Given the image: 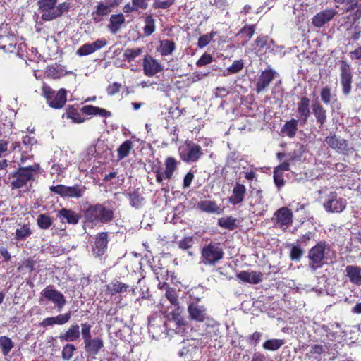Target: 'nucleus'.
I'll list each match as a JSON object with an SVG mask.
<instances>
[{"label": "nucleus", "instance_id": "obj_1", "mask_svg": "<svg viewBox=\"0 0 361 361\" xmlns=\"http://www.w3.org/2000/svg\"><path fill=\"white\" fill-rule=\"evenodd\" d=\"M39 169V164H34L25 167H19L18 170L9 175L10 186L12 189H19L34 179Z\"/></svg>", "mask_w": 361, "mask_h": 361}, {"label": "nucleus", "instance_id": "obj_2", "mask_svg": "<svg viewBox=\"0 0 361 361\" xmlns=\"http://www.w3.org/2000/svg\"><path fill=\"white\" fill-rule=\"evenodd\" d=\"M224 252L219 243L210 242L204 245L200 252V264L214 267L224 258Z\"/></svg>", "mask_w": 361, "mask_h": 361}, {"label": "nucleus", "instance_id": "obj_3", "mask_svg": "<svg viewBox=\"0 0 361 361\" xmlns=\"http://www.w3.org/2000/svg\"><path fill=\"white\" fill-rule=\"evenodd\" d=\"M92 326L85 322L81 324V334L84 343V350L89 356L94 357L104 347V341L99 337L92 338Z\"/></svg>", "mask_w": 361, "mask_h": 361}, {"label": "nucleus", "instance_id": "obj_4", "mask_svg": "<svg viewBox=\"0 0 361 361\" xmlns=\"http://www.w3.org/2000/svg\"><path fill=\"white\" fill-rule=\"evenodd\" d=\"M85 218L87 222L106 224L113 219L114 212L102 204H97L85 210Z\"/></svg>", "mask_w": 361, "mask_h": 361}, {"label": "nucleus", "instance_id": "obj_5", "mask_svg": "<svg viewBox=\"0 0 361 361\" xmlns=\"http://www.w3.org/2000/svg\"><path fill=\"white\" fill-rule=\"evenodd\" d=\"M330 250L329 245L326 242H319L308 252V266L312 272L323 267L326 263V255Z\"/></svg>", "mask_w": 361, "mask_h": 361}, {"label": "nucleus", "instance_id": "obj_6", "mask_svg": "<svg viewBox=\"0 0 361 361\" xmlns=\"http://www.w3.org/2000/svg\"><path fill=\"white\" fill-rule=\"evenodd\" d=\"M42 95L46 98L49 106L53 109H61L66 102V91L63 88L55 92L49 85L44 84Z\"/></svg>", "mask_w": 361, "mask_h": 361}, {"label": "nucleus", "instance_id": "obj_7", "mask_svg": "<svg viewBox=\"0 0 361 361\" xmlns=\"http://www.w3.org/2000/svg\"><path fill=\"white\" fill-rule=\"evenodd\" d=\"M49 189L51 192L60 195L61 197L79 199L84 196L87 188L82 184H75L73 186L57 185L51 186Z\"/></svg>", "mask_w": 361, "mask_h": 361}, {"label": "nucleus", "instance_id": "obj_8", "mask_svg": "<svg viewBox=\"0 0 361 361\" xmlns=\"http://www.w3.org/2000/svg\"><path fill=\"white\" fill-rule=\"evenodd\" d=\"M346 205V200L336 192H331L326 195L323 201V207L329 213H341L345 209Z\"/></svg>", "mask_w": 361, "mask_h": 361}, {"label": "nucleus", "instance_id": "obj_9", "mask_svg": "<svg viewBox=\"0 0 361 361\" xmlns=\"http://www.w3.org/2000/svg\"><path fill=\"white\" fill-rule=\"evenodd\" d=\"M179 154L183 161L190 163L197 161L203 155V152L200 145L187 140L179 147Z\"/></svg>", "mask_w": 361, "mask_h": 361}, {"label": "nucleus", "instance_id": "obj_10", "mask_svg": "<svg viewBox=\"0 0 361 361\" xmlns=\"http://www.w3.org/2000/svg\"><path fill=\"white\" fill-rule=\"evenodd\" d=\"M341 85L342 92L344 95L348 96L351 91L353 74L351 73L350 66L345 61H341Z\"/></svg>", "mask_w": 361, "mask_h": 361}, {"label": "nucleus", "instance_id": "obj_11", "mask_svg": "<svg viewBox=\"0 0 361 361\" xmlns=\"http://www.w3.org/2000/svg\"><path fill=\"white\" fill-rule=\"evenodd\" d=\"M41 295L49 301L52 302L59 310H61L66 303L63 295L54 289L53 286H47L41 292Z\"/></svg>", "mask_w": 361, "mask_h": 361}, {"label": "nucleus", "instance_id": "obj_12", "mask_svg": "<svg viewBox=\"0 0 361 361\" xmlns=\"http://www.w3.org/2000/svg\"><path fill=\"white\" fill-rule=\"evenodd\" d=\"M273 221L277 226L286 229L293 222V213L288 207H281L275 212Z\"/></svg>", "mask_w": 361, "mask_h": 361}, {"label": "nucleus", "instance_id": "obj_13", "mask_svg": "<svg viewBox=\"0 0 361 361\" xmlns=\"http://www.w3.org/2000/svg\"><path fill=\"white\" fill-rule=\"evenodd\" d=\"M57 0H39L37 4L42 13V18L46 21L56 19V5Z\"/></svg>", "mask_w": 361, "mask_h": 361}, {"label": "nucleus", "instance_id": "obj_14", "mask_svg": "<svg viewBox=\"0 0 361 361\" xmlns=\"http://www.w3.org/2000/svg\"><path fill=\"white\" fill-rule=\"evenodd\" d=\"M337 14L338 11L334 8L321 11L312 18V23L315 27L321 28L330 22Z\"/></svg>", "mask_w": 361, "mask_h": 361}, {"label": "nucleus", "instance_id": "obj_15", "mask_svg": "<svg viewBox=\"0 0 361 361\" xmlns=\"http://www.w3.org/2000/svg\"><path fill=\"white\" fill-rule=\"evenodd\" d=\"M325 142L329 147L342 154H348L349 147L346 140L338 137L335 134H331L325 139Z\"/></svg>", "mask_w": 361, "mask_h": 361}, {"label": "nucleus", "instance_id": "obj_16", "mask_svg": "<svg viewBox=\"0 0 361 361\" xmlns=\"http://www.w3.org/2000/svg\"><path fill=\"white\" fill-rule=\"evenodd\" d=\"M163 71L160 63L149 55L145 56L143 59V72L146 76L152 77Z\"/></svg>", "mask_w": 361, "mask_h": 361}, {"label": "nucleus", "instance_id": "obj_17", "mask_svg": "<svg viewBox=\"0 0 361 361\" xmlns=\"http://www.w3.org/2000/svg\"><path fill=\"white\" fill-rule=\"evenodd\" d=\"M276 72L271 68H268L262 72L257 83L255 90L257 93L263 92L274 79Z\"/></svg>", "mask_w": 361, "mask_h": 361}, {"label": "nucleus", "instance_id": "obj_18", "mask_svg": "<svg viewBox=\"0 0 361 361\" xmlns=\"http://www.w3.org/2000/svg\"><path fill=\"white\" fill-rule=\"evenodd\" d=\"M310 99L302 97L298 103V119L300 126H305L310 116Z\"/></svg>", "mask_w": 361, "mask_h": 361}, {"label": "nucleus", "instance_id": "obj_19", "mask_svg": "<svg viewBox=\"0 0 361 361\" xmlns=\"http://www.w3.org/2000/svg\"><path fill=\"white\" fill-rule=\"evenodd\" d=\"M106 44L107 41L106 39H98L93 43H87L81 46L76 51V54L80 56H87L104 47Z\"/></svg>", "mask_w": 361, "mask_h": 361}, {"label": "nucleus", "instance_id": "obj_20", "mask_svg": "<svg viewBox=\"0 0 361 361\" xmlns=\"http://www.w3.org/2000/svg\"><path fill=\"white\" fill-rule=\"evenodd\" d=\"M189 317L197 322H203L207 318V310L197 303H190L188 307Z\"/></svg>", "mask_w": 361, "mask_h": 361}, {"label": "nucleus", "instance_id": "obj_21", "mask_svg": "<svg viewBox=\"0 0 361 361\" xmlns=\"http://www.w3.org/2000/svg\"><path fill=\"white\" fill-rule=\"evenodd\" d=\"M71 317V312H68L55 317H47L39 323V326L42 327H47L54 324L63 325L70 320Z\"/></svg>", "mask_w": 361, "mask_h": 361}, {"label": "nucleus", "instance_id": "obj_22", "mask_svg": "<svg viewBox=\"0 0 361 361\" xmlns=\"http://www.w3.org/2000/svg\"><path fill=\"white\" fill-rule=\"evenodd\" d=\"M237 278L242 282L258 284L262 281L263 274L260 271H241L237 274Z\"/></svg>", "mask_w": 361, "mask_h": 361}, {"label": "nucleus", "instance_id": "obj_23", "mask_svg": "<svg viewBox=\"0 0 361 361\" xmlns=\"http://www.w3.org/2000/svg\"><path fill=\"white\" fill-rule=\"evenodd\" d=\"M80 335V326L74 323L64 333L60 334L59 338L61 342H73L77 341Z\"/></svg>", "mask_w": 361, "mask_h": 361}, {"label": "nucleus", "instance_id": "obj_24", "mask_svg": "<svg viewBox=\"0 0 361 361\" xmlns=\"http://www.w3.org/2000/svg\"><path fill=\"white\" fill-rule=\"evenodd\" d=\"M246 193V188L244 185L236 183L233 188L232 195L228 198L229 202L236 205L243 202Z\"/></svg>", "mask_w": 361, "mask_h": 361}, {"label": "nucleus", "instance_id": "obj_25", "mask_svg": "<svg viewBox=\"0 0 361 361\" xmlns=\"http://www.w3.org/2000/svg\"><path fill=\"white\" fill-rule=\"evenodd\" d=\"M183 311V308L178 306V305L176 308L169 312L167 315L168 319L170 321L175 322L176 325L177 326V329H178V330H177L178 333L180 332L182 327L186 324L185 319L181 316Z\"/></svg>", "mask_w": 361, "mask_h": 361}, {"label": "nucleus", "instance_id": "obj_26", "mask_svg": "<svg viewBox=\"0 0 361 361\" xmlns=\"http://www.w3.org/2000/svg\"><path fill=\"white\" fill-rule=\"evenodd\" d=\"M345 275L352 283L361 286V267L348 265L345 268Z\"/></svg>", "mask_w": 361, "mask_h": 361}, {"label": "nucleus", "instance_id": "obj_27", "mask_svg": "<svg viewBox=\"0 0 361 361\" xmlns=\"http://www.w3.org/2000/svg\"><path fill=\"white\" fill-rule=\"evenodd\" d=\"M298 124H300V122L295 118L287 121L282 127L281 132L289 138H293L296 135Z\"/></svg>", "mask_w": 361, "mask_h": 361}, {"label": "nucleus", "instance_id": "obj_28", "mask_svg": "<svg viewBox=\"0 0 361 361\" xmlns=\"http://www.w3.org/2000/svg\"><path fill=\"white\" fill-rule=\"evenodd\" d=\"M107 233H101L97 235L95 240V249L94 253L97 256H101L104 254L105 250L107 248L108 239Z\"/></svg>", "mask_w": 361, "mask_h": 361}, {"label": "nucleus", "instance_id": "obj_29", "mask_svg": "<svg viewBox=\"0 0 361 361\" xmlns=\"http://www.w3.org/2000/svg\"><path fill=\"white\" fill-rule=\"evenodd\" d=\"M312 112L316 118L317 123L319 124L320 127L324 126L326 122V111L319 102H315L312 104Z\"/></svg>", "mask_w": 361, "mask_h": 361}, {"label": "nucleus", "instance_id": "obj_30", "mask_svg": "<svg viewBox=\"0 0 361 361\" xmlns=\"http://www.w3.org/2000/svg\"><path fill=\"white\" fill-rule=\"evenodd\" d=\"M81 111L86 115H98L101 117H110L111 113L104 109L92 105H86L82 107Z\"/></svg>", "mask_w": 361, "mask_h": 361}, {"label": "nucleus", "instance_id": "obj_31", "mask_svg": "<svg viewBox=\"0 0 361 361\" xmlns=\"http://www.w3.org/2000/svg\"><path fill=\"white\" fill-rule=\"evenodd\" d=\"M109 30L116 34L120 29L121 25L125 23V18L122 13L111 15L109 19Z\"/></svg>", "mask_w": 361, "mask_h": 361}, {"label": "nucleus", "instance_id": "obj_32", "mask_svg": "<svg viewBox=\"0 0 361 361\" xmlns=\"http://www.w3.org/2000/svg\"><path fill=\"white\" fill-rule=\"evenodd\" d=\"M111 12V8H110L106 4L100 1L96 6L95 11H94L92 13L93 20L94 22L101 21V17L107 16Z\"/></svg>", "mask_w": 361, "mask_h": 361}, {"label": "nucleus", "instance_id": "obj_33", "mask_svg": "<svg viewBox=\"0 0 361 361\" xmlns=\"http://www.w3.org/2000/svg\"><path fill=\"white\" fill-rule=\"evenodd\" d=\"M59 215L66 219L68 224H76L81 216L80 214L67 209H62L59 212Z\"/></svg>", "mask_w": 361, "mask_h": 361}, {"label": "nucleus", "instance_id": "obj_34", "mask_svg": "<svg viewBox=\"0 0 361 361\" xmlns=\"http://www.w3.org/2000/svg\"><path fill=\"white\" fill-rule=\"evenodd\" d=\"M255 44L259 47V51H262L264 49L269 51H274V42L267 36H260L255 39Z\"/></svg>", "mask_w": 361, "mask_h": 361}, {"label": "nucleus", "instance_id": "obj_35", "mask_svg": "<svg viewBox=\"0 0 361 361\" xmlns=\"http://www.w3.org/2000/svg\"><path fill=\"white\" fill-rule=\"evenodd\" d=\"M128 285L118 281H114L107 286V290L112 295L125 293L128 290Z\"/></svg>", "mask_w": 361, "mask_h": 361}, {"label": "nucleus", "instance_id": "obj_36", "mask_svg": "<svg viewBox=\"0 0 361 361\" xmlns=\"http://www.w3.org/2000/svg\"><path fill=\"white\" fill-rule=\"evenodd\" d=\"M128 199L130 200V204L135 209L140 208L144 200V198L138 189L129 192Z\"/></svg>", "mask_w": 361, "mask_h": 361}, {"label": "nucleus", "instance_id": "obj_37", "mask_svg": "<svg viewBox=\"0 0 361 361\" xmlns=\"http://www.w3.org/2000/svg\"><path fill=\"white\" fill-rule=\"evenodd\" d=\"M177 161L173 157H168L165 161L164 177L171 179L177 168Z\"/></svg>", "mask_w": 361, "mask_h": 361}, {"label": "nucleus", "instance_id": "obj_38", "mask_svg": "<svg viewBox=\"0 0 361 361\" xmlns=\"http://www.w3.org/2000/svg\"><path fill=\"white\" fill-rule=\"evenodd\" d=\"M14 347L13 341L6 336H0V349L4 356H7Z\"/></svg>", "mask_w": 361, "mask_h": 361}, {"label": "nucleus", "instance_id": "obj_39", "mask_svg": "<svg viewBox=\"0 0 361 361\" xmlns=\"http://www.w3.org/2000/svg\"><path fill=\"white\" fill-rule=\"evenodd\" d=\"M197 207L202 211L209 213H218L219 209L217 204L214 202L210 200L201 201L198 203Z\"/></svg>", "mask_w": 361, "mask_h": 361}, {"label": "nucleus", "instance_id": "obj_40", "mask_svg": "<svg viewBox=\"0 0 361 361\" xmlns=\"http://www.w3.org/2000/svg\"><path fill=\"white\" fill-rule=\"evenodd\" d=\"M133 142L128 140L123 142L117 149L118 159L121 160L128 156L130 150L133 149Z\"/></svg>", "mask_w": 361, "mask_h": 361}, {"label": "nucleus", "instance_id": "obj_41", "mask_svg": "<svg viewBox=\"0 0 361 361\" xmlns=\"http://www.w3.org/2000/svg\"><path fill=\"white\" fill-rule=\"evenodd\" d=\"M175 49V43L171 40L165 39L160 42L159 51L163 56L171 54Z\"/></svg>", "mask_w": 361, "mask_h": 361}, {"label": "nucleus", "instance_id": "obj_42", "mask_svg": "<svg viewBox=\"0 0 361 361\" xmlns=\"http://www.w3.org/2000/svg\"><path fill=\"white\" fill-rule=\"evenodd\" d=\"M284 344V341L282 339H269L266 341L262 347L267 350H277Z\"/></svg>", "mask_w": 361, "mask_h": 361}, {"label": "nucleus", "instance_id": "obj_43", "mask_svg": "<svg viewBox=\"0 0 361 361\" xmlns=\"http://www.w3.org/2000/svg\"><path fill=\"white\" fill-rule=\"evenodd\" d=\"M37 223L42 229H48L53 224V219L45 214L38 215Z\"/></svg>", "mask_w": 361, "mask_h": 361}, {"label": "nucleus", "instance_id": "obj_44", "mask_svg": "<svg viewBox=\"0 0 361 361\" xmlns=\"http://www.w3.org/2000/svg\"><path fill=\"white\" fill-rule=\"evenodd\" d=\"M236 219L232 216H228L219 219L218 224L221 228L233 230L236 227Z\"/></svg>", "mask_w": 361, "mask_h": 361}, {"label": "nucleus", "instance_id": "obj_45", "mask_svg": "<svg viewBox=\"0 0 361 361\" xmlns=\"http://www.w3.org/2000/svg\"><path fill=\"white\" fill-rule=\"evenodd\" d=\"M145 25L143 28L144 35L145 36H149L154 32L155 29L154 19L152 15H148L145 17Z\"/></svg>", "mask_w": 361, "mask_h": 361}, {"label": "nucleus", "instance_id": "obj_46", "mask_svg": "<svg viewBox=\"0 0 361 361\" xmlns=\"http://www.w3.org/2000/svg\"><path fill=\"white\" fill-rule=\"evenodd\" d=\"M255 32V25H246L243 28L240 29L239 32L238 33V36H241L242 37H246L247 39L243 43L244 45L249 39H250L254 33Z\"/></svg>", "mask_w": 361, "mask_h": 361}, {"label": "nucleus", "instance_id": "obj_47", "mask_svg": "<svg viewBox=\"0 0 361 361\" xmlns=\"http://www.w3.org/2000/svg\"><path fill=\"white\" fill-rule=\"evenodd\" d=\"M32 234V231L28 225H24L16 231L15 238L18 240H25Z\"/></svg>", "mask_w": 361, "mask_h": 361}, {"label": "nucleus", "instance_id": "obj_48", "mask_svg": "<svg viewBox=\"0 0 361 361\" xmlns=\"http://www.w3.org/2000/svg\"><path fill=\"white\" fill-rule=\"evenodd\" d=\"M63 117H66L71 119L74 123H80L84 122L85 118L81 116L76 109H70L63 115Z\"/></svg>", "mask_w": 361, "mask_h": 361}, {"label": "nucleus", "instance_id": "obj_49", "mask_svg": "<svg viewBox=\"0 0 361 361\" xmlns=\"http://www.w3.org/2000/svg\"><path fill=\"white\" fill-rule=\"evenodd\" d=\"M76 350V348L73 344L67 343L66 344L62 349L61 351V357L63 360L68 361L70 360L73 355V353Z\"/></svg>", "mask_w": 361, "mask_h": 361}, {"label": "nucleus", "instance_id": "obj_50", "mask_svg": "<svg viewBox=\"0 0 361 361\" xmlns=\"http://www.w3.org/2000/svg\"><path fill=\"white\" fill-rule=\"evenodd\" d=\"M304 254V250L300 245H293L290 252V258L293 261L299 262Z\"/></svg>", "mask_w": 361, "mask_h": 361}, {"label": "nucleus", "instance_id": "obj_51", "mask_svg": "<svg viewBox=\"0 0 361 361\" xmlns=\"http://www.w3.org/2000/svg\"><path fill=\"white\" fill-rule=\"evenodd\" d=\"M142 52V48L127 49L125 50L123 56L128 62H130L133 61L137 56L140 55Z\"/></svg>", "mask_w": 361, "mask_h": 361}, {"label": "nucleus", "instance_id": "obj_52", "mask_svg": "<svg viewBox=\"0 0 361 361\" xmlns=\"http://www.w3.org/2000/svg\"><path fill=\"white\" fill-rule=\"evenodd\" d=\"M244 68V62L243 60H236L233 62L231 66L227 68L228 73L235 74L239 73Z\"/></svg>", "mask_w": 361, "mask_h": 361}, {"label": "nucleus", "instance_id": "obj_53", "mask_svg": "<svg viewBox=\"0 0 361 361\" xmlns=\"http://www.w3.org/2000/svg\"><path fill=\"white\" fill-rule=\"evenodd\" d=\"M37 142L36 139L34 137H30L26 135L23 137L22 145L23 146L24 150L30 151L32 147Z\"/></svg>", "mask_w": 361, "mask_h": 361}, {"label": "nucleus", "instance_id": "obj_54", "mask_svg": "<svg viewBox=\"0 0 361 361\" xmlns=\"http://www.w3.org/2000/svg\"><path fill=\"white\" fill-rule=\"evenodd\" d=\"M194 244L193 238L188 236L185 237L178 243V246L182 250H188L192 247Z\"/></svg>", "mask_w": 361, "mask_h": 361}, {"label": "nucleus", "instance_id": "obj_55", "mask_svg": "<svg viewBox=\"0 0 361 361\" xmlns=\"http://www.w3.org/2000/svg\"><path fill=\"white\" fill-rule=\"evenodd\" d=\"M166 297L174 306H177L178 305V297L174 289L169 288L166 292Z\"/></svg>", "mask_w": 361, "mask_h": 361}, {"label": "nucleus", "instance_id": "obj_56", "mask_svg": "<svg viewBox=\"0 0 361 361\" xmlns=\"http://www.w3.org/2000/svg\"><path fill=\"white\" fill-rule=\"evenodd\" d=\"M336 3L348 6L346 11H352L357 6L359 0H334Z\"/></svg>", "mask_w": 361, "mask_h": 361}, {"label": "nucleus", "instance_id": "obj_57", "mask_svg": "<svg viewBox=\"0 0 361 361\" xmlns=\"http://www.w3.org/2000/svg\"><path fill=\"white\" fill-rule=\"evenodd\" d=\"M70 9V4L67 2H63L56 6V18L61 16L63 13L68 12Z\"/></svg>", "mask_w": 361, "mask_h": 361}, {"label": "nucleus", "instance_id": "obj_58", "mask_svg": "<svg viewBox=\"0 0 361 361\" xmlns=\"http://www.w3.org/2000/svg\"><path fill=\"white\" fill-rule=\"evenodd\" d=\"M175 0H157L154 3L155 8L166 9L173 4Z\"/></svg>", "mask_w": 361, "mask_h": 361}, {"label": "nucleus", "instance_id": "obj_59", "mask_svg": "<svg viewBox=\"0 0 361 361\" xmlns=\"http://www.w3.org/2000/svg\"><path fill=\"white\" fill-rule=\"evenodd\" d=\"M331 89L328 87H323L321 91V98L325 104H329L331 102Z\"/></svg>", "mask_w": 361, "mask_h": 361}, {"label": "nucleus", "instance_id": "obj_60", "mask_svg": "<svg viewBox=\"0 0 361 361\" xmlns=\"http://www.w3.org/2000/svg\"><path fill=\"white\" fill-rule=\"evenodd\" d=\"M274 180L276 185L279 188L284 185V179L283 176L281 172L278 171L277 170L274 171Z\"/></svg>", "mask_w": 361, "mask_h": 361}, {"label": "nucleus", "instance_id": "obj_61", "mask_svg": "<svg viewBox=\"0 0 361 361\" xmlns=\"http://www.w3.org/2000/svg\"><path fill=\"white\" fill-rule=\"evenodd\" d=\"M212 61V57L211 56V55L204 54L197 61V66H205L207 64L210 63Z\"/></svg>", "mask_w": 361, "mask_h": 361}, {"label": "nucleus", "instance_id": "obj_62", "mask_svg": "<svg viewBox=\"0 0 361 361\" xmlns=\"http://www.w3.org/2000/svg\"><path fill=\"white\" fill-rule=\"evenodd\" d=\"M212 36L208 35H204L200 37L198 39V47L203 48L206 47L212 40Z\"/></svg>", "mask_w": 361, "mask_h": 361}, {"label": "nucleus", "instance_id": "obj_63", "mask_svg": "<svg viewBox=\"0 0 361 361\" xmlns=\"http://www.w3.org/2000/svg\"><path fill=\"white\" fill-rule=\"evenodd\" d=\"M240 159V155L237 152H231L227 157V164L232 165Z\"/></svg>", "mask_w": 361, "mask_h": 361}, {"label": "nucleus", "instance_id": "obj_64", "mask_svg": "<svg viewBox=\"0 0 361 361\" xmlns=\"http://www.w3.org/2000/svg\"><path fill=\"white\" fill-rule=\"evenodd\" d=\"M121 87V85L118 82H114L109 85L106 89L108 94L111 96L118 93L120 91Z\"/></svg>", "mask_w": 361, "mask_h": 361}]
</instances>
